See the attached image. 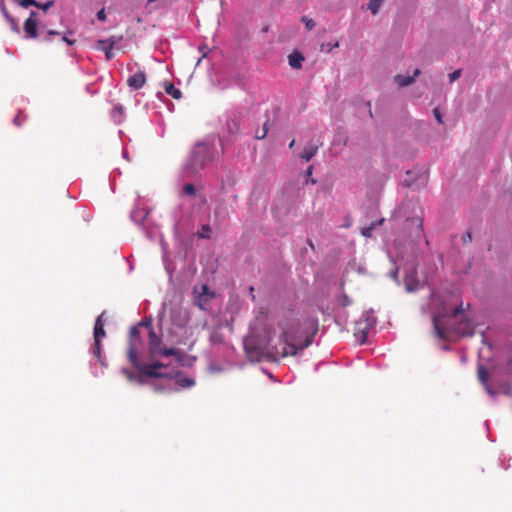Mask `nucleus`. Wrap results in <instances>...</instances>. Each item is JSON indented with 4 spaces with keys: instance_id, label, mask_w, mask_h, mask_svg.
<instances>
[{
    "instance_id": "f8f14e48",
    "label": "nucleus",
    "mask_w": 512,
    "mask_h": 512,
    "mask_svg": "<svg viewBox=\"0 0 512 512\" xmlns=\"http://www.w3.org/2000/svg\"><path fill=\"white\" fill-rule=\"evenodd\" d=\"M24 31L26 38H36L38 36L37 33V21L33 18H27L24 22Z\"/></svg>"
},
{
    "instance_id": "2eb2a0df",
    "label": "nucleus",
    "mask_w": 512,
    "mask_h": 512,
    "mask_svg": "<svg viewBox=\"0 0 512 512\" xmlns=\"http://www.w3.org/2000/svg\"><path fill=\"white\" fill-rule=\"evenodd\" d=\"M96 49L103 51L105 53V58L108 61L114 57L112 45H107V40H98L96 43Z\"/></svg>"
},
{
    "instance_id": "f3484780",
    "label": "nucleus",
    "mask_w": 512,
    "mask_h": 512,
    "mask_svg": "<svg viewBox=\"0 0 512 512\" xmlns=\"http://www.w3.org/2000/svg\"><path fill=\"white\" fill-rule=\"evenodd\" d=\"M106 336V331L104 329V324L100 319L95 320L93 337L94 340L101 341Z\"/></svg>"
},
{
    "instance_id": "680f3d73",
    "label": "nucleus",
    "mask_w": 512,
    "mask_h": 512,
    "mask_svg": "<svg viewBox=\"0 0 512 512\" xmlns=\"http://www.w3.org/2000/svg\"><path fill=\"white\" fill-rule=\"evenodd\" d=\"M122 157L125 158V159H128V152L127 151H123Z\"/></svg>"
},
{
    "instance_id": "7c9ffc66",
    "label": "nucleus",
    "mask_w": 512,
    "mask_h": 512,
    "mask_svg": "<svg viewBox=\"0 0 512 512\" xmlns=\"http://www.w3.org/2000/svg\"><path fill=\"white\" fill-rule=\"evenodd\" d=\"M5 19L9 23L11 30L13 32L19 34L20 33V27H19L16 19L13 16H11V15H8V17H5Z\"/></svg>"
},
{
    "instance_id": "9d476101",
    "label": "nucleus",
    "mask_w": 512,
    "mask_h": 512,
    "mask_svg": "<svg viewBox=\"0 0 512 512\" xmlns=\"http://www.w3.org/2000/svg\"><path fill=\"white\" fill-rule=\"evenodd\" d=\"M404 282L405 290L408 293L415 292L421 287V284L417 278V271L414 268L406 271Z\"/></svg>"
},
{
    "instance_id": "3c124183",
    "label": "nucleus",
    "mask_w": 512,
    "mask_h": 512,
    "mask_svg": "<svg viewBox=\"0 0 512 512\" xmlns=\"http://www.w3.org/2000/svg\"><path fill=\"white\" fill-rule=\"evenodd\" d=\"M62 41L72 46L75 43V40L69 39L66 35H63Z\"/></svg>"
},
{
    "instance_id": "4d7b16f0",
    "label": "nucleus",
    "mask_w": 512,
    "mask_h": 512,
    "mask_svg": "<svg viewBox=\"0 0 512 512\" xmlns=\"http://www.w3.org/2000/svg\"><path fill=\"white\" fill-rule=\"evenodd\" d=\"M105 314H106V311H103L96 319H100L101 322H105Z\"/></svg>"
},
{
    "instance_id": "c9c22d12",
    "label": "nucleus",
    "mask_w": 512,
    "mask_h": 512,
    "mask_svg": "<svg viewBox=\"0 0 512 512\" xmlns=\"http://www.w3.org/2000/svg\"><path fill=\"white\" fill-rule=\"evenodd\" d=\"M339 46V42H335L334 44H331V43H323L321 45V50L322 51H325L327 53L331 52L334 48L338 47Z\"/></svg>"
},
{
    "instance_id": "f704fd0d",
    "label": "nucleus",
    "mask_w": 512,
    "mask_h": 512,
    "mask_svg": "<svg viewBox=\"0 0 512 512\" xmlns=\"http://www.w3.org/2000/svg\"><path fill=\"white\" fill-rule=\"evenodd\" d=\"M20 5L23 8H29L30 6L40 7V3H38L36 0H21Z\"/></svg>"
},
{
    "instance_id": "79ce46f5",
    "label": "nucleus",
    "mask_w": 512,
    "mask_h": 512,
    "mask_svg": "<svg viewBox=\"0 0 512 512\" xmlns=\"http://www.w3.org/2000/svg\"><path fill=\"white\" fill-rule=\"evenodd\" d=\"M483 386H484L487 394H489L490 396L494 397L497 395V391L495 389H493L488 383H486V385H483Z\"/></svg>"
},
{
    "instance_id": "6e6552de",
    "label": "nucleus",
    "mask_w": 512,
    "mask_h": 512,
    "mask_svg": "<svg viewBox=\"0 0 512 512\" xmlns=\"http://www.w3.org/2000/svg\"><path fill=\"white\" fill-rule=\"evenodd\" d=\"M373 314H374V310L372 308H370L369 310L366 311L365 327L364 328L360 327V325L362 324L361 322L358 323V325H359L358 334H360V336H358V340H359L360 344L366 343L368 331L370 329L374 328L377 323V318L374 317Z\"/></svg>"
},
{
    "instance_id": "a878e982",
    "label": "nucleus",
    "mask_w": 512,
    "mask_h": 512,
    "mask_svg": "<svg viewBox=\"0 0 512 512\" xmlns=\"http://www.w3.org/2000/svg\"><path fill=\"white\" fill-rule=\"evenodd\" d=\"M395 82L401 87H406L414 82V77L399 74L395 76Z\"/></svg>"
},
{
    "instance_id": "aec40b11",
    "label": "nucleus",
    "mask_w": 512,
    "mask_h": 512,
    "mask_svg": "<svg viewBox=\"0 0 512 512\" xmlns=\"http://www.w3.org/2000/svg\"><path fill=\"white\" fill-rule=\"evenodd\" d=\"M189 317L186 313L178 312V315H175V312H173L172 315V321L173 323L178 327H184L188 323Z\"/></svg>"
},
{
    "instance_id": "37998d69",
    "label": "nucleus",
    "mask_w": 512,
    "mask_h": 512,
    "mask_svg": "<svg viewBox=\"0 0 512 512\" xmlns=\"http://www.w3.org/2000/svg\"><path fill=\"white\" fill-rule=\"evenodd\" d=\"M211 341L213 343H222V336L219 333H212L211 334Z\"/></svg>"
},
{
    "instance_id": "412c9836",
    "label": "nucleus",
    "mask_w": 512,
    "mask_h": 512,
    "mask_svg": "<svg viewBox=\"0 0 512 512\" xmlns=\"http://www.w3.org/2000/svg\"><path fill=\"white\" fill-rule=\"evenodd\" d=\"M111 116L116 123H121L124 116V107L121 104H117L113 107Z\"/></svg>"
},
{
    "instance_id": "5fc2aeb1",
    "label": "nucleus",
    "mask_w": 512,
    "mask_h": 512,
    "mask_svg": "<svg viewBox=\"0 0 512 512\" xmlns=\"http://www.w3.org/2000/svg\"><path fill=\"white\" fill-rule=\"evenodd\" d=\"M312 171H313V166L312 165L308 166L306 171H305L306 177H310L311 174H312Z\"/></svg>"
},
{
    "instance_id": "bf43d9fd",
    "label": "nucleus",
    "mask_w": 512,
    "mask_h": 512,
    "mask_svg": "<svg viewBox=\"0 0 512 512\" xmlns=\"http://www.w3.org/2000/svg\"><path fill=\"white\" fill-rule=\"evenodd\" d=\"M308 183L315 184V183H316V180H315V179H313V178L307 177V179H306V184H308Z\"/></svg>"
},
{
    "instance_id": "39448f33",
    "label": "nucleus",
    "mask_w": 512,
    "mask_h": 512,
    "mask_svg": "<svg viewBox=\"0 0 512 512\" xmlns=\"http://www.w3.org/2000/svg\"><path fill=\"white\" fill-rule=\"evenodd\" d=\"M278 327L281 330L280 338L285 344L282 349L281 356H297V342L302 337L301 321L296 318L285 317L278 322Z\"/></svg>"
},
{
    "instance_id": "b1692460",
    "label": "nucleus",
    "mask_w": 512,
    "mask_h": 512,
    "mask_svg": "<svg viewBox=\"0 0 512 512\" xmlns=\"http://www.w3.org/2000/svg\"><path fill=\"white\" fill-rule=\"evenodd\" d=\"M315 333L316 330L308 335L302 343H299V341L297 342L298 354L313 343Z\"/></svg>"
},
{
    "instance_id": "c03bdc74",
    "label": "nucleus",
    "mask_w": 512,
    "mask_h": 512,
    "mask_svg": "<svg viewBox=\"0 0 512 512\" xmlns=\"http://www.w3.org/2000/svg\"><path fill=\"white\" fill-rule=\"evenodd\" d=\"M0 10H1V13L4 16V18L8 17V15H10L8 10H7V8H6V6H5L4 0H0Z\"/></svg>"
},
{
    "instance_id": "58836bf2",
    "label": "nucleus",
    "mask_w": 512,
    "mask_h": 512,
    "mask_svg": "<svg viewBox=\"0 0 512 512\" xmlns=\"http://www.w3.org/2000/svg\"><path fill=\"white\" fill-rule=\"evenodd\" d=\"M460 76H461V70L457 69L449 74V80L452 83V82L456 81Z\"/></svg>"
},
{
    "instance_id": "4be33fe9",
    "label": "nucleus",
    "mask_w": 512,
    "mask_h": 512,
    "mask_svg": "<svg viewBox=\"0 0 512 512\" xmlns=\"http://www.w3.org/2000/svg\"><path fill=\"white\" fill-rule=\"evenodd\" d=\"M477 368H478L477 369V374H478V379H479L480 383L482 385H486V383H488V378H489L488 370L482 364H478Z\"/></svg>"
},
{
    "instance_id": "ddd939ff",
    "label": "nucleus",
    "mask_w": 512,
    "mask_h": 512,
    "mask_svg": "<svg viewBox=\"0 0 512 512\" xmlns=\"http://www.w3.org/2000/svg\"><path fill=\"white\" fill-rule=\"evenodd\" d=\"M304 60H305V58H304L303 54L297 50L293 51L288 56V63L290 65V67L293 69H301L302 63Z\"/></svg>"
},
{
    "instance_id": "0eeeda50",
    "label": "nucleus",
    "mask_w": 512,
    "mask_h": 512,
    "mask_svg": "<svg viewBox=\"0 0 512 512\" xmlns=\"http://www.w3.org/2000/svg\"><path fill=\"white\" fill-rule=\"evenodd\" d=\"M463 313L462 304H460L458 307L454 308L453 311L450 313L445 308H443L442 311L437 312L432 317V322L434 326V330L436 335L441 339H446V334L443 326L445 325L446 321L452 319V318H458Z\"/></svg>"
},
{
    "instance_id": "393cba45",
    "label": "nucleus",
    "mask_w": 512,
    "mask_h": 512,
    "mask_svg": "<svg viewBox=\"0 0 512 512\" xmlns=\"http://www.w3.org/2000/svg\"><path fill=\"white\" fill-rule=\"evenodd\" d=\"M165 91L167 94H169L174 99L178 100V99H181V97H182V92L179 89L175 88V86L172 83L166 84Z\"/></svg>"
},
{
    "instance_id": "603ef678",
    "label": "nucleus",
    "mask_w": 512,
    "mask_h": 512,
    "mask_svg": "<svg viewBox=\"0 0 512 512\" xmlns=\"http://www.w3.org/2000/svg\"><path fill=\"white\" fill-rule=\"evenodd\" d=\"M22 112L20 111L19 114L14 117L13 119V124L16 125V126H20L21 123H20V116H21Z\"/></svg>"
},
{
    "instance_id": "ea45409f",
    "label": "nucleus",
    "mask_w": 512,
    "mask_h": 512,
    "mask_svg": "<svg viewBox=\"0 0 512 512\" xmlns=\"http://www.w3.org/2000/svg\"><path fill=\"white\" fill-rule=\"evenodd\" d=\"M433 114H434V117H435V119L437 120V122H438L439 124H442V123H443V115L441 114V112L439 111V109H438V108H435V109L433 110Z\"/></svg>"
},
{
    "instance_id": "cd10ccee",
    "label": "nucleus",
    "mask_w": 512,
    "mask_h": 512,
    "mask_svg": "<svg viewBox=\"0 0 512 512\" xmlns=\"http://www.w3.org/2000/svg\"><path fill=\"white\" fill-rule=\"evenodd\" d=\"M408 222H410L411 224H415L416 225L415 234H416L417 237L423 234V232H424V230H423V221H422L421 218H419V217L411 218V219H408Z\"/></svg>"
},
{
    "instance_id": "20e7f679",
    "label": "nucleus",
    "mask_w": 512,
    "mask_h": 512,
    "mask_svg": "<svg viewBox=\"0 0 512 512\" xmlns=\"http://www.w3.org/2000/svg\"><path fill=\"white\" fill-rule=\"evenodd\" d=\"M142 345V339L140 337V327L136 324L130 328L127 358L133 368L136 369V374H141V370L144 367L149 366L152 362L150 359V339L148 338V344L141 353L138 352V348Z\"/></svg>"
},
{
    "instance_id": "052dcab7",
    "label": "nucleus",
    "mask_w": 512,
    "mask_h": 512,
    "mask_svg": "<svg viewBox=\"0 0 512 512\" xmlns=\"http://www.w3.org/2000/svg\"><path fill=\"white\" fill-rule=\"evenodd\" d=\"M36 15H37V13H36L35 11H31V12H30V16H29V18H33V19H34V17H35Z\"/></svg>"
},
{
    "instance_id": "1a4fd4ad",
    "label": "nucleus",
    "mask_w": 512,
    "mask_h": 512,
    "mask_svg": "<svg viewBox=\"0 0 512 512\" xmlns=\"http://www.w3.org/2000/svg\"><path fill=\"white\" fill-rule=\"evenodd\" d=\"M427 179L424 175H418L415 177L414 172L411 170H408L406 172V176L402 181L403 186L413 188V189H419L421 187H424L426 185Z\"/></svg>"
},
{
    "instance_id": "e2e57ef3",
    "label": "nucleus",
    "mask_w": 512,
    "mask_h": 512,
    "mask_svg": "<svg viewBox=\"0 0 512 512\" xmlns=\"http://www.w3.org/2000/svg\"><path fill=\"white\" fill-rule=\"evenodd\" d=\"M295 145V140H292L289 144V148L292 149Z\"/></svg>"
},
{
    "instance_id": "69168bd1",
    "label": "nucleus",
    "mask_w": 512,
    "mask_h": 512,
    "mask_svg": "<svg viewBox=\"0 0 512 512\" xmlns=\"http://www.w3.org/2000/svg\"><path fill=\"white\" fill-rule=\"evenodd\" d=\"M166 271L168 272V274L171 276L172 275V271L169 269L168 266H166Z\"/></svg>"
},
{
    "instance_id": "4468645a",
    "label": "nucleus",
    "mask_w": 512,
    "mask_h": 512,
    "mask_svg": "<svg viewBox=\"0 0 512 512\" xmlns=\"http://www.w3.org/2000/svg\"><path fill=\"white\" fill-rule=\"evenodd\" d=\"M148 215H149V210L144 211L139 208H135L131 211L130 218L135 224L140 225V224L144 223V221L147 219Z\"/></svg>"
},
{
    "instance_id": "9b49d317",
    "label": "nucleus",
    "mask_w": 512,
    "mask_h": 512,
    "mask_svg": "<svg viewBox=\"0 0 512 512\" xmlns=\"http://www.w3.org/2000/svg\"><path fill=\"white\" fill-rule=\"evenodd\" d=\"M146 83V74L144 71H139L138 73L130 76L127 80V84L131 89L139 90Z\"/></svg>"
},
{
    "instance_id": "49530a36",
    "label": "nucleus",
    "mask_w": 512,
    "mask_h": 512,
    "mask_svg": "<svg viewBox=\"0 0 512 512\" xmlns=\"http://www.w3.org/2000/svg\"><path fill=\"white\" fill-rule=\"evenodd\" d=\"M505 372L507 374H512V357H510L506 362Z\"/></svg>"
},
{
    "instance_id": "2f4dec72",
    "label": "nucleus",
    "mask_w": 512,
    "mask_h": 512,
    "mask_svg": "<svg viewBox=\"0 0 512 512\" xmlns=\"http://www.w3.org/2000/svg\"><path fill=\"white\" fill-rule=\"evenodd\" d=\"M301 22H303L305 24V27L308 31H311L314 29L316 23L314 22L313 19H310L308 18L307 16H302L301 17Z\"/></svg>"
},
{
    "instance_id": "bb28decb",
    "label": "nucleus",
    "mask_w": 512,
    "mask_h": 512,
    "mask_svg": "<svg viewBox=\"0 0 512 512\" xmlns=\"http://www.w3.org/2000/svg\"><path fill=\"white\" fill-rule=\"evenodd\" d=\"M383 2L384 0H369L367 9L370 10L373 15H376L379 12Z\"/></svg>"
},
{
    "instance_id": "09e8293b",
    "label": "nucleus",
    "mask_w": 512,
    "mask_h": 512,
    "mask_svg": "<svg viewBox=\"0 0 512 512\" xmlns=\"http://www.w3.org/2000/svg\"><path fill=\"white\" fill-rule=\"evenodd\" d=\"M390 277L395 280L397 282V284L399 285V280H398V268L394 269L393 271L390 272Z\"/></svg>"
},
{
    "instance_id": "dca6fc26",
    "label": "nucleus",
    "mask_w": 512,
    "mask_h": 512,
    "mask_svg": "<svg viewBox=\"0 0 512 512\" xmlns=\"http://www.w3.org/2000/svg\"><path fill=\"white\" fill-rule=\"evenodd\" d=\"M457 332L462 336H472L474 334V328L470 321L465 320L459 323L457 328Z\"/></svg>"
},
{
    "instance_id": "e433bc0d",
    "label": "nucleus",
    "mask_w": 512,
    "mask_h": 512,
    "mask_svg": "<svg viewBox=\"0 0 512 512\" xmlns=\"http://www.w3.org/2000/svg\"><path fill=\"white\" fill-rule=\"evenodd\" d=\"M351 304H352V300L350 299V297L347 296L346 294H343L342 297L339 300V305L342 306V307H346V306H349Z\"/></svg>"
},
{
    "instance_id": "f03ea898",
    "label": "nucleus",
    "mask_w": 512,
    "mask_h": 512,
    "mask_svg": "<svg viewBox=\"0 0 512 512\" xmlns=\"http://www.w3.org/2000/svg\"><path fill=\"white\" fill-rule=\"evenodd\" d=\"M216 153L214 136H207L203 140L197 141L182 165V177L185 179L199 177L201 172L215 160Z\"/></svg>"
},
{
    "instance_id": "8fccbe9b",
    "label": "nucleus",
    "mask_w": 512,
    "mask_h": 512,
    "mask_svg": "<svg viewBox=\"0 0 512 512\" xmlns=\"http://www.w3.org/2000/svg\"><path fill=\"white\" fill-rule=\"evenodd\" d=\"M107 40V45H112V48L114 47V45L117 43V41L119 40L118 38H116L115 36H111L110 38L106 39Z\"/></svg>"
},
{
    "instance_id": "a18cd8bd",
    "label": "nucleus",
    "mask_w": 512,
    "mask_h": 512,
    "mask_svg": "<svg viewBox=\"0 0 512 512\" xmlns=\"http://www.w3.org/2000/svg\"><path fill=\"white\" fill-rule=\"evenodd\" d=\"M96 17L99 21H105L106 20V13H105V9L102 8L101 10H99L96 14Z\"/></svg>"
},
{
    "instance_id": "72a5a7b5",
    "label": "nucleus",
    "mask_w": 512,
    "mask_h": 512,
    "mask_svg": "<svg viewBox=\"0 0 512 512\" xmlns=\"http://www.w3.org/2000/svg\"><path fill=\"white\" fill-rule=\"evenodd\" d=\"M268 122H269V120H266V122L263 124L262 130H261V135H258V132H256V134H255V138L256 139L262 140V139H264L267 136V133H268Z\"/></svg>"
},
{
    "instance_id": "a19ab883",
    "label": "nucleus",
    "mask_w": 512,
    "mask_h": 512,
    "mask_svg": "<svg viewBox=\"0 0 512 512\" xmlns=\"http://www.w3.org/2000/svg\"><path fill=\"white\" fill-rule=\"evenodd\" d=\"M54 5V1L53 0H48L47 2L43 3V4H40V7H38L39 9H42L43 11H47L48 9H50L52 6Z\"/></svg>"
},
{
    "instance_id": "7ed1b4c3",
    "label": "nucleus",
    "mask_w": 512,
    "mask_h": 512,
    "mask_svg": "<svg viewBox=\"0 0 512 512\" xmlns=\"http://www.w3.org/2000/svg\"><path fill=\"white\" fill-rule=\"evenodd\" d=\"M151 347H150V359H159L160 361H170V357H174V360L183 367H192L196 361L195 356H189L185 354L181 349L174 347H166L163 344L161 337L156 333H151Z\"/></svg>"
},
{
    "instance_id": "a211bd4d",
    "label": "nucleus",
    "mask_w": 512,
    "mask_h": 512,
    "mask_svg": "<svg viewBox=\"0 0 512 512\" xmlns=\"http://www.w3.org/2000/svg\"><path fill=\"white\" fill-rule=\"evenodd\" d=\"M317 151V145H308L303 149L302 153L300 154V157L304 161L309 162L316 155Z\"/></svg>"
},
{
    "instance_id": "4c0bfd02",
    "label": "nucleus",
    "mask_w": 512,
    "mask_h": 512,
    "mask_svg": "<svg viewBox=\"0 0 512 512\" xmlns=\"http://www.w3.org/2000/svg\"><path fill=\"white\" fill-rule=\"evenodd\" d=\"M211 232V228L209 225L202 226V232H199L198 235L200 238H209V233Z\"/></svg>"
},
{
    "instance_id": "864d4df0",
    "label": "nucleus",
    "mask_w": 512,
    "mask_h": 512,
    "mask_svg": "<svg viewBox=\"0 0 512 512\" xmlns=\"http://www.w3.org/2000/svg\"><path fill=\"white\" fill-rule=\"evenodd\" d=\"M48 37L45 38L46 41H50V36H53V35H59V32L56 31V30H49L48 33H47Z\"/></svg>"
},
{
    "instance_id": "c85d7f7f",
    "label": "nucleus",
    "mask_w": 512,
    "mask_h": 512,
    "mask_svg": "<svg viewBox=\"0 0 512 512\" xmlns=\"http://www.w3.org/2000/svg\"><path fill=\"white\" fill-rule=\"evenodd\" d=\"M93 356H95L97 359H101L102 356V344L101 341L94 340V344L90 349Z\"/></svg>"
},
{
    "instance_id": "6e6d98bb",
    "label": "nucleus",
    "mask_w": 512,
    "mask_h": 512,
    "mask_svg": "<svg viewBox=\"0 0 512 512\" xmlns=\"http://www.w3.org/2000/svg\"><path fill=\"white\" fill-rule=\"evenodd\" d=\"M97 360L99 361V363H100L102 366H104V367H106V366H107V363H106V360H105V356H103V355H102V356H101V359H97Z\"/></svg>"
},
{
    "instance_id": "5701e85b",
    "label": "nucleus",
    "mask_w": 512,
    "mask_h": 512,
    "mask_svg": "<svg viewBox=\"0 0 512 512\" xmlns=\"http://www.w3.org/2000/svg\"><path fill=\"white\" fill-rule=\"evenodd\" d=\"M384 222V219H380L379 221L372 222L369 226L364 227L361 230V234L367 238L372 236V231L379 225H381Z\"/></svg>"
},
{
    "instance_id": "423d86ee",
    "label": "nucleus",
    "mask_w": 512,
    "mask_h": 512,
    "mask_svg": "<svg viewBox=\"0 0 512 512\" xmlns=\"http://www.w3.org/2000/svg\"><path fill=\"white\" fill-rule=\"evenodd\" d=\"M272 330L265 331L264 338H256L251 344H245V350L251 360L259 361L262 357H266L269 361H278L279 354L277 348L271 345Z\"/></svg>"
},
{
    "instance_id": "338daca9",
    "label": "nucleus",
    "mask_w": 512,
    "mask_h": 512,
    "mask_svg": "<svg viewBox=\"0 0 512 512\" xmlns=\"http://www.w3.org/2000/svg\"><path fill=\"white\" fill-rule=\"evenodd\" d=\"M207 290H208L207 286H206V285H204V286H203V291H204V293H206V292H207Z\"/></svg>"
},
{
    "instance_id": "0e129e2a",
    "label": "nucleus",
    "mask_w": 512,
    "mask_h": 512,
    "mask_svg": "<svg viewBox=\"0 0 512 512\" xmlns=\"http://www.w3.org/2000/svg\"><path fill=\"white\" fill-rule=\"evenodd\" d=\"M368 106H369V115H370V117H373V114H372V111H371V104H370V102H368Z\"/></svg>"
},
{
    "instance_id": "6ab92c4d",
    "label": "nucleus",
    "mask_w": 512,
    "mask_h": 512,
    "mask_svg": "<svg viewBox=\"0 0 512 512\" xmlns=\"http://www.w3.org/2000/svg\"><path fill=\"white\" fill-rule=\"evenodd\" d=\"M226 126L230 135H236L240 130L239 121L235 117H229L227 119Z\"/></svg>"
},
{
    "instance_id": "473e14b6",
    "label": "nucleus",
    "mask_w": 512,
    "mask_h": 512,
    "mask_svg": "<svg viewBox=\"0 0 512 512\" xmlns=\"http://www.w3.org/2000/svg\"><path fill=\"white\" fill-rule=\"evenodd\" d=\"M183 192L190 196L196 195V188L192 183H188L183 187Z\"/></svg>"
},
{
    "instance_id": "13d9d810",
    "label": "nucleus",
    "mask_w": 512,
    "mask_h": 512,
    "mask_svg": "<svg viewBox=\"0 0 512 512\" xmlns=\"http://www.w3.org/2000/svg\"><path fill=\"white\" fill-rule=\"evenodd\" d=\"M420 73H421L420 69H415L414 72H413V75L411 77L415 78V77L419 76Z\"/></svg>"
},
{
    "instance_id": "c756f323",
    "label": "nucleus",
    "mask_w": 512,
    "mask_h": 512,
    "mask_svg": "<svg viewBox=\"0 0 512 512\" xmlns=\"http://www.w3.org/2000/svg\"><path fill=\"white\" fill-rule=\"evenodd\" d=\"M139 327H146L149 329L148 338L151 340V333H155L153 326H152V319L151 318H145L142 319L138 324Z\"/></svg>"
},
{
    "instance_id": "f257e3e1",
    "label": "nucleus",
    "mask_w": 512,
    "mask_h": 512,
    "mask_svg": "<svg viewBox=\"0 0 512 512\" xmlns=\"http://www.w3.org/2000/svg\"><path fill=\"white\" fill-rule=\"evenodd\" d=\"M149 366L141 370V374H136L128 368L123 367L121 374L131 383L144 385L147 378L160 380L150 383L152 389L156 393H172L181 389H190L195 386L194 378L184 375V372L178 367H173L171 361H160L159 359H151Z\"/></svg>"
},
{
    "instance_id": "de8ad7c7",
    "label": "nucleus",
    "mask_w": 512,
    "mask_h": 512,
    "mask_svg": "<svg viewBox=\"0 0 512 512\" xmlns=\"http://www.w3.org/2000/svg\"><path fill=\"white\" fill-rule=\"evenodd\" d=\"M462 241L463 243H470L472 241V235H471V232L470 231H467L463 236H462Z\"/></svg>"
},
{
    "instance_id": "774afa93",
    "label": "nucleus",
    "mask_w": 512,
    "mask_h": 512,
    "mask_svg": "<svg viewBox=\"0 0 512 512\" xmlns=\"http://www.w3.org/2000/svg\"><path fill=\"white\" fill-rule=\"evenodd\" d=\"M482 341H483V343H486V339L483 335H482Z\"/></svg>"
}]
</instances>
